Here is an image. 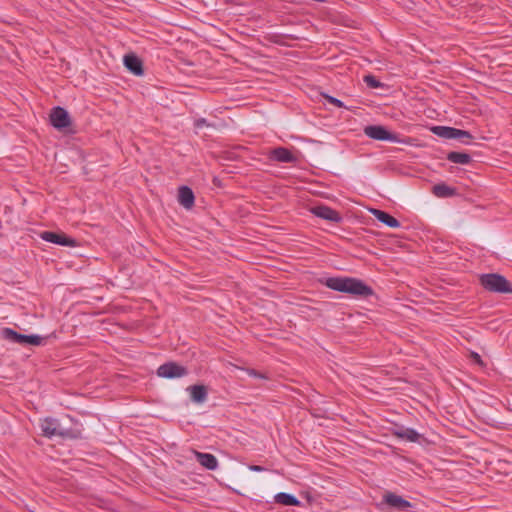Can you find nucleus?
I'll return each instance as SVG.
<instances>
[{
	"mask_svg": "<svg viewBox=\"0 0 512 512\" xmlns=\"http://www.w3.org/2000/svg\"><path fill=\"white\" fill-rule=\"evenodd\" d=\"M325 285L331 290L355 296L368 297L373 294L370 286L353 277H330L326 280Z\"/></svg>",
	"mask_w": 512,
	"mask_h": 512,
	"instance_id": "1",
	"label": "nucleus"
},
{
	"mask_svg": "<svg viewBox=\"0 0 512 512\" xmlns=\"http://www.w3.org/2000/svg\"><path fill=\"white\" fill-rule=\"evenodd\" d=\"M39 426L43 436L48 438L78 439L82 437L83 428L78 422H75L73 427H65L58 419L46 417L40 420Z\"/></svg>",
	"mask_w": 512,
	"mask_h": 512,
	"instance_id": "2",
	"label": "nucleus"
},
{
	"mask_svg": "<svg viewBox=\"0 0 512 512\" xmlns=\"http://www.w3.org/2000/svg\"><path fill=\"white\" fill-rule=\"evenodd\" d=\"M481 286L492 293H512V284L506 277L498 273H485L479 277Z\"/></svg>",
	"mask_w": 512,
	"mask_h": 512,
	"instance_id": "3",
	"label": "nucleus"
},
{
	"mask_svg": "<svg viewBox=\"0 0 512 512\" xmlns=\"http://www.w3.org/2000/svg\"><path fill=\"white\" fill-rule=\"evenodd\" d=\"M364 134L373 139L378 141H389L392 143H401L406 144L405 140L399 139V136L395 133L389 132L384 126L382 125H369L364 128Z\"/></svg>",
	"mask_w": 512,
	"mask_h": 512,
	"instance_id": "4",
	"label": "nucleus"
},
{
	"mask_svg": "<svg viewBox=\"0 0 512 512\" xmlns=\"http://www.w3.org/2000/svg\"><path fill=\"white\" fill-rule=\"evenodd\" d=\"M2 336L5 340L12 343H18L21 345H34L38 346L43 343L44 338L39 335H24L16 332L11 328H3Z\"/></svg>",
	"mask_w": 512,
	"mask_h": 512,
	"instance_id": "5",
	"label": "nucleus"
},
{
	"mask_svg": "<svg viewBox=\"0 0 512 512\" xmlns=\"http://www.w3.org/2000/svg\"><path fill=\"white\" fill-rule=\"evenodd\" d=\"M431 132L438 137L445 139H460L464 143H468V141H465L464 139L471 140L473 138L470 132L466 130L448 126H433L431 127Z\"/></svg>",
	"mask_w": 512,
	"mask_h": 512,
	"instance_id": "6",
	"label": "nucleus"
},
{
	"mask_svg": "<svg viewBox=\"0 0 512 512\" xmlns=\"http://www.w3.org/2000/svg\"><path fill=\"white\" fill-rule=\"evenodd\" d=\"M157 375L166 379L181 378L188 375V370L175 362H167L158 367Z\"/></svg>",
	"mask_w": 512,
	"mask_h": 512,
	"instance_id": "7",
	"label": "nucleus"
},
{
	"mask_svg": "<svg viewBox=\"0 0 512 512\" xmlns=\"http://www.w3.org/2000/svg\"><path fill=\"white\" fill-rule=\"evenodd\" d=\"M310 212L321 219L327 220L333 223H340L343 218L340 213L326 205H316L310 208Z\"/></svg>",
	"mask_w": 512,
	"mask_h": 512,
	"instance_id": "8",
	"label": "nucleus"
},
{
	"mask_svg": "<svg viewBox=\"0 0 512 512\" xmlns=\"http://www.w3.org/2000/svg\"><path fill=\"white\" fill-rule=\"evenodd\" d=\"M41 239L46 242L66 246V247H75L77 245V241L74 238L67 237L63 233H56L52 231H44L41 233Z\"/></svg>",
	"mask_w": 512,
	"mask_h": 512,
	"instance_id": "9",
	"label": "nucleus"
},
{
	"mask_svg": "<svg viewBox=\"0 0 512 512\" xmlns=\"http://www.w3.org/2000/svg\"><path fill=\"white\" fill-rule=\"evenodd\" d=\"M50 123L58 130L64 129L70 125V116L64 108L54 107L50 113Z\"/></svg>",
	"mask_w": 512,
	"mask_h": 512,
	"instance_id": "10",
	"label": "nucleus"
},
{
	"mask_svg": "<svg viewBox=\"0 0 512 512\" xmlns=\"http://www.w3.org/2000/svg\"><path fill=\"white\" fill-rule=\"evenodd\" d=\"M383 503L398 511H408L413 507L412 503L392 492L383 495Z\"/></svg>",
	"mask_w": 512,
	"mask_h": 512,
	"instance_id": "11",
	"label": "nucleus"
},
{
	"mask_svg": "<svg viewBox=\"0 0 512 512\" xmlns=\"http://www.w3.org/2000/svg\"><path fill=\"white\" fill-rule=\"evenodd\" d=\"M271 161L280 163H296L297 157L285 147H276L268 152Z\"/></svg>",
	"mask_w": 512,
	"mask_h": 512,
	"instance_id": "12",
	"label": "nucleus"
},
{
	"mask_svg": "<svg viewBox=\"0 0 512 512\" xmlns=\"http://www.w3.org/2000/svg\"><path fill=\"white\" fill-rule=\"evenodd\" d=\"M186 391L190 395L192 402L197 404L204 403L208 398V389L203 384H195L187 387Z\"/></svg>",
	"mask_w": 512,
	"mask_h": 512,
	"instance_id": "13",
	"label": "nucleus"
},
{
	"mask_svg": "<svg viewBox=\"0 0 512 512\" xmlns=\"http://www.w3.org/2000/svg\"><path fill=\"white\" fill-rule=\"evenodd\" d=\"M124 65L132 74L136 76H142L144 74L142 61L135 54L131 53L125 55Z\"/></svg>",
	"mask_w": 512,
	"mask_h": 512,
	"instance_id": "14",
	"label": "nucleus"
},
{
	"mask_svg": "<svg viewBox=\"0 0 512 512\" xmlns=\"http://www.w3.org/2000/svg\"><path fill=\"white\" fill-rule=\"evenodd\" d=\"M195 458L197 462L207 470L214 471L218 468V460L211 453L195 451Z\"/></svg>",
	"mask_w": 512,
	"mask_h": 512,
	"instance_id": "15",
	"label": "nucleus"
},
{
	"mask_svg": "<svg viewBox=\"0 0 512 512\" xmlns=\"http://www.w3.org/2000/svg\"><path fill=\"white\" fill-rule=\"evenodd\" d=\"M371 214L381 223L390 228H398L401 226L400 222L390 214L379 209H371Z\"/></svg>",
	"mask_w": 512,
	"mask_h": 512,
	"instance_id": "16",
	"label": "nucleus"
},
{
	"mask_svg": "<svg viewBox=\"0 0 512 512\" xmlns=\"http://www.w3.org/2000/svg\"><path fill=\"white\" fill-rule=\"evenodd\" d=\"M178 201L184 208L191 209L195 201L192 189L188 186H181L178 192Z\"/></svg>",
	"mask_w": 512,
	"mask_h": 512,
	"instance_id": "17",
	"label": "nucleus"
},
{
	"mask_svg": "<svg viewBox=\"0 0 512 512\" xmlns=\"http://www.w3.org/2000/svg\"><path fill=\"white\" fill-rule=\"evenodd\" d=\"M274 500L276 503L284 505V506H299L300 500L289 493L279 492L274 496Z\"/></svg>",
	"mask_w": 512,
	"mask_h": 512,
	"instance_id": "18",
	"label": "nucleus"
},
{
	"mask_svg": "<svg viewBox=\"0 0 512 512\" xmlns=\"http://www.w3.org/2000/svg\"><path fill=\"white\" fill-rule=\"evenodd\" d=\"M447 160L452 163L467 165L472 161V157L468 153L452 151L447 154Z\"/></svg>",
	"mask_w": 512,
	"mask_h": 512,
	"instance_id": "19",
	"label": "nucleus"
},
{
	"mask_svg": "<svg viewBox=\"0 0 512 512\" xmlns=\"http://www.w3.org/2000/svg\"><path fill=\"white\" fill-rule=\"evenodd\" d=\"M395 435L410 442H417L420 438V434L413 428L402 427L395 432Z\"/></svg>",
	"mask_w": 512,
	"mask_h": 512,
	"instance_id": "20",
	"label": "nucleus"
},
{
	"mask_svg": "<svg viewBox=\"0 0 512 512\" xmlns=\"http://www.w3.org/2000/svg\"><path fill=\"white\" fill-rule=\"evenodd\" d=\"M433 194L437 197L446 198L455 194V189L446 184H436L432 188Z\"/></svg>",
	"mask_w": 512,
	"mask_h": 512,
	"instance_id": "21",
	"label": "nucleus"
},
{
	"mask_svg": "<svg viewBox=\"0 0 512 512\" xmlns=\"http://www.w3.org/2000/svg\"><path fill=\"white\" fill-rule=\"evenodd\" d=\"M366 85L370 88H380L382 87V83L376 79L373 75H365L363 78Z\"/></svg>",
	"mask_w": 512,
	"mask_h": 512,
	"instance_id": "22",
	"label": "nucleus"
},
{
	"mask_svg": "<svg viewBox=\"0 0 512 512\" xmlns=\"http://www.w3.org/2000/svg\"><path fill=\"white\" fill-rule=\"evenodd\" d=\"M210 124L207 122L205 118H198L194 121V127L196 129H202L203 127H209Z\"/></svg>",
	"mask_w": 512,
	"mask_h": 512,
	"instance_id": "23",
	"label": "nucleus"
},
{
	"mask_svg": "<svg viewBox=\"0 0 512 512\" xmlns=\"http://www.w3.org/2000/svg\"><path fill=\"white\" fill-rule=\"evenodd\" d=\"M326 98H327L328 103H330L338 108L344 107V103L341 100H339L333 96H327Z\"/></svg>",
	"mask_w": 512,
	"mask_h": 512,
	"instance_id": "24",
	"label": "nucleus"
},
{
	"mask_svg": "<svg viewBox=\"0 0 512 512\" xmlns=\"http://www.w3.org/2000/svg\"><path fill=\"white\" fill-rule=\"evenodd\" d=\"M247 373H248L249 376H252V377H256V378H260V379H266L267 378L264 374L254 370V369H248Z\"/></svg>",
	"mask_w": 512,
	"mask_h": 512,
	"instance_id": "25",
	"label": "nucleus"
},
{
	"mask_svg": "<svg viewBox=\"0 0 512 512\" xmlns=\"http://www.w3.org/2000/svg\"><path fill=\"white\" fill-rule=\"evenodd\" d=\"M249 469H250L251 471H255V472H262V471H264V470H265V468H264V467H262V466H258V465H252V466H250V467H249Z\"/></svg>",
	"mask_w": 512,
	"mask_h": 512,
	"instance_id": "26",
	"label": "nucleus"
},
{
	"mask_svg": "<svg viewBox=\"0 0 512 512\" xmlns=\"http://www.w3.org/2000/svg\"><path fill=\"white\" fill-rule=\"evenodd\" d=\"M67 418L71 421V422H74V419L70 416H67Z\"/></svg>",
	"mask_w": 512,
	"mask_h": 512,
	"instance_id": "27",
	"label": "nucleus"
}]
</instances>
